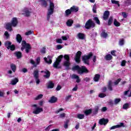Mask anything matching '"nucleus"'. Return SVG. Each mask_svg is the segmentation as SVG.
I'll use <instances>...</instances> for the list:
<instances>
[{"instance_id":"nucleus-35","label":"nucleus","mask_w":131,"mask_h":131,"mask_svg":"<svg viewBox=\"0 0 131 131\" xmlns=\"http://www.w3.org/2000/svg\"><path fill=\"white\" fill-rule=\"evenodd\" d=\"M54 85H55V84H54V83L50 81L49 82L48 88V89H53V88H54Z\"/></svg>"},{"instance_id":"nucleus-53","label":"nucleus","mask_w":131,"mask_h":131,"mask_svg":"<svg viewBox=\"0 0 131 131\" xmlns=\"http://www.w3.org/2000/svg\"><path fill=\"white\" fill-rule=\"evenodd\" d=\"M94 110V113H95V114H97V113H98V111H99V107L96 106Z\"/></svg>"},{"instance_id":"nucleus-22","label":"nucleus","mask_w":131,"mask_h":131,"mask_svg":"<svg viewBox=\"0 0 131 131\" xmlns=\"http://www.w3.org/2000/svg\"><path fill=\"white\" fill-rule=\"evenodd\" d=\"M66 24L69 27H71V26H72V25L73 24V20L71 19L68 20Z\"/></svg>"},{"instance_id":"nucleus-20","label":"nucleus","mask_w":131,"mask_h":131,"mask_svg":"<svg viewBox=\"0 0 131 131\" xmlns=\"http://www.w3.org/2000/svg\"><path fill=\"white\" fill-rule=\"evenodd\" d=\"M18 82L19 79H18V78H15L11 80L10 84H12V85H15V84H17V82Z\"/></svg>"},{"instance_id":"nucleus-55","label":"nucleus","mask_w":131,"mask_h":131,"mask_svg":"<svg viewBox=\"0 0 131 131\" xmlns=\"http://www.w3.org/2000/svg\"><path fill=\"white\" fill-rule=\"evenodd\" d=\"M121 80V79H120V78L118 79V80L114 82L115 85H117V84H118V83H119V82H120Z\"/></svg>"},{"instance_id":"nucleus-51","label":"nucleus","mask_w":131,"mask_h":131,"mask_svg":"<svg viewBox=\"0 0 131 131\" xmlns=\"http://www.w3.org/2000/svg\"><path fill=\"white\" fill-rule=\"evenodd\" d=\"M79 78V76L77 75L73 74L72 75V78L73 79H76Z\"/></svg>"},{"instance_id":"nucleus-38","label":"nucleus","mask_w":131,"mask_h":131,"mask_svg":"<svg viewBox=\"0 0 131 131\" xmlns=\"http://www.w3.org/2000/svg\"><path fill=\"white\" fill-rule=\"evenodd\" d=\"M77 118L79 119H83L84 118V115L78 114L77 116Z\"/></svg>"},{"instance_id":"nucleus-61","label":"nucleus","mask_w":131,"mask_h":131,"mask_svg":"<svg viewBox=\"0 0 131 131\" xmlns=\"http://www.w3.org/2000/svg\"><path fill=\"white\" fill-rule=\"evenodd\" d=\"M62 89V86L60 85H58L57 88H56V91H60Z\"/></svg>"},{"instance_id":"nucleus-15","label":"nucleus","mask_w":131,"mask_h":131,"mask_svg":"<svg viewBox=\"0 0 131 131\" xmlns=\"http://www.w3.org/2000/svg\"><path fill=\"white\" fill-rule=\"evenodd\" d=\"M109 16H110V12L109 11H105L102 16L103 20H108V18H109Z\"/></svg>"},{"instance_id":"nucleus-33","label":"nucleus","mask_w":131,"mask_h":131,"mask_svg":"<svg viewBox=\"0 0 131 131\" xmlns=\"http://www.w3.org/2000/svg\"><path fill=\"white\" fill-rule=\"evenodd\" d=\"M10 67H11V69H12V71L13 72H15L16 68V65L12 63V64H10Z\"/></svg>"},{"instance_id":"nucleus-56","label":"nucleus","mask_w":131,"mask_h":131,"mask_svg":"<svg viewBox=\"0 0 131 131\" xmlns=\"http://www.w3.org/2000/svg\"><path fill=\"white\" fill-rule=\"evenodd\" d=\"M56 42L57 43H62V42H63V41H62V39L58 38L56 40Z\"/></svg>"},{"instance_id":"nucleus-9","label":"nucleus","mask_w":131,"mask_h":131,"mask_svg":"<svg viewBox=\"0 0 131 131\" xmlns=\"http://www.w3.org/2000/svg\"><path fill=\"white\" fill-rule=\"evenodd\" d=\"M39 71L37 70H34L33 73L34 78H35V80L36 81V83L37 84H39V82H40V80H39V74L38 73Z\"/></svg>"},{"instance_id":"nucleus-62","label":"nucleus","mask_w":131,"mask_h":131,"mask_svg":"<svg viewBox=\"0 0 131 131\" xmlns=\"http://www.w3.org/2000/svg\"><path fill=\"white\" fill-rule=\"evenodd\" d=\"M108 105H110V106H113V105H114V103H113L112 100H111L108 102Z\"/></svg>"},{"instance_id":"nucleus-37","label":"nucleus","mask_w":131,"mask_h":131,"mask_svg":"<svg viewBox=\"0 0 131 131\" xmlns=\"http://www.w3.org/2000/svg\"><path fill=\"white\" fill-rule=\"evenodd\" d=\"M4 36L5 37V38H6V39H8V38H10V34H9V32L5 31L4 33Z\"/></svg>"},{"instance_id":"nucleus-13","label":"nucleus","mask_w":131,"mask_h":131,"mask_svg":"<svg viewBox=\"0 0 131 131\" xmlns=\"http://www.w3.org/2000/svg\"><path fill=\"white\" fill-rule=\"evenodd\" d=\"M108 122H109V120H108V119L105 118L101 119L99 121V123L101 125H105V124H107Z\"/></svg>"},{"instance_id":"nucleus-27","label":"nucleus","mask_w":131,"mask_h":131,"mask_svg":"<svg viewBox=\"0 0 131 131\" xmlns=\"http://www.w3.org/2000/svg\"><path fill=\"white\" fill-rule=\"evenodd\" d=\"M104 59L106 60V61H110V60L112 59V55L111 54H107L104 57Z\"/></svg>"},{"instance_id":"nucleus-6","label":"nucleus","mask_w":131,"mask_h":131,"mask_svg":"<svg viewBox=\"0 0 131 131\" xmlns=\"http://www.w3.org/2000/svg\"><path fill=\"white\" fill-rule=\"evenodd\" d=\"M93 57V53L90 52L88 55H84L82 57V60L84 63V64H87L89 65V60Z\"/></svg>"},{"instance_id":"nucleus-2","label":"nucleus","mask_w":131,"mask_h":131,"mask_svg":"<svg viewBox=\"0 0 131 131\" xmlns=\"http://www.w3.org/2000/svg\"><path fill=\"white\" fill-rule=\"evenodd\" d=\"M72 70H77L79 74H83V73H89V70L84 66L80 67L78 66H76L73 67Z\"/></svg>"},{"instance_id":"nucleus-60","label":"nucleus","mask_w":131,"mask_h":131,"mask_svg":"<svg viewBox=\"0 0 131 131\" xmlns=\"http://www.w3.org/2000/svg\"><path fill=\"white\" fill-rule=\"evenodd\" d=\"M102 112H105L107 111V107H103L101 109Z\"/></svg>"},{"instance_id":"nucleus-32","label":"nucleus","mask_w":131,"mask_h":131,"mask_svg":"<svg viewBox=\"0 0 131 131\" xmlns=\"http://www.w3.org/2000/svg\"><path fill=\"white\" fill-rule=\"evenodd\" d=\"M92 109H89L88 110L85 111L84 112V114L85 115H86V116H88V115H90V114H91V113H92Z\"/></svg>"},{"instance_id":"nucleus-57","label":"nucleus","mask_w":131,"mask_h":131,"mask_svg":"<svg viewBox=\"0 0 131 131\" xmlns=\"http://www.w3.org/2000/svg\"><path fill=\"white\" fill-rule=\"evenodd\" d=\"M119 45L120 46H123L124 45V40L123 39L120 40Z\"/></svg>"},{"instance_id":"nucleus-3","label":"nucleus","mask_w":131,"mask_h":131,"mask_svg":"<svg viewBox=\"0 0 131 131\" xmlns=\"http://www.w3.org/2000/svg\"><path fill=\"white\" fill-rule=\"evenodd\" d=\"M54 9H55V5L54 4V3L50 1L49 8L47 13V20H50L51 15H53V13H54Z\"/></svg>"},{"instance_id":"nucleus-42","label":"nucleus","mask_w":131,"mask_h":131,"mask_svg":"<svg viewBox=\"0 0 131 131\" xmlns=\"http://www.w3.org/2000/svg\"><path fill=\"white\" fill-rule=\"evenodd\" d=\"M114 24L115 26H116L117 27H118V26H120V23L117 21L116 19H115L114 21Z\"/></svg>"},{"instance_id":"nucleus-21","label":"nucleus","mask_w":131,"mask_h":131,"mask_svg":"<svg viewBox=\"0 0 131 131\" xmlns=\"http://www.w3.org/2000/svg\"><path fill=\"white\" fill-rule=\"evenodd\" d=\"M77 36L79 38V39H84L85 36L84 35V34L81 33H79Z\"/></svg>"},{"instance_id":"nucleus-18","label":"nucleus","mask_w":131,"mask_h":131,"mask_svg":"<svg viewBox=\"0 0 131 131\" xmlns=\"http://www.w3.org/2000/svg\"><path fill=\"white\" fill-rule=\"evenodd\" d=\"M57 100L58 98H57V97L55 96H52L49 100V103H51L52 104H53L54 103H56Z\"/></svg>"},{"instance_id":"nucleus-14","label":"nucleus","mask_w":131,"mask_h":131,"mask_svg":"<svg viewBox=\"0 0 131 131\" xmlns=\"http://www.w3.org/2000/svg\"><path fill=\"white\" fill-rule=\"evenodd\" d=\"M120 127H124V124L123 123L121 122L119 125L113 126L110 128V129H115V128H119Z\"/></svg>"},{"instance_id":"nucleus-7","label":"nucleus","mask_w":131,"mask_h":131,"mask_svg":"<svg viewBox=\"0 0 131 131\" xmlns=\"http://www.w3.org/2000/svg\"><path fill=\"white\" fill-rule=\"evenodd\" d=\"M62 59H63V55H60L58 56V59L56 60V61L53 63V67L54 68H56V69H60L61 67L59 66V64L61 61H62Z\"/></svg>"},{"instance_id":"nucleus-23","label":"nucleus","mask_w":131,"mask_h":131,"mask_svg":"<svg viewBox=\"0 0 131 131\" xmlns=\"http://www.w3.org/2000/svg\"><path fill=\"white\" fill-rule=\"evenodd\" d=\"M12 45V42L9 41H7L5 42V46L7 47V49L8 50H10V47H11V45Z\"/></svg>"},{"instance_id":"nucleus-29","label":"nucleus","mask_w":131,"mask_h":131,"mask_svg":"<svg viewBox=\"0 0 131 131\" xmlns=\"http://www.w3.org/2000/svg\"><path fill=\"white\" fill-rule=\"evenodd\" d=\"M101 36L103 37V38H106L108 36V34L105 31H103L101 34Z\"/></svg>"},{"instance_id":"nucleus-47","label":"nucleus","mask_w":131,"mask_h":131,"mask_svg":"<svg viewBox=\"0 0 131 131\" xmlns=\"http://www.w3.org/2000/svg\"><path fill=\"white\" fill-rule=\"evenodd\" d=\"M68 123H69V120H67L66 122L64 123L63 125V127H64V128H68Z\"/></svg>"},{"instance_id":"nucleus-19","label":"nucleus","mask_w":131,"mask_h":131,"mask_svg":"<svg viewBox=\"0 0 131 131\" xmlns=\"http://www.w3.org/2000/svg\"><path fill=\"white\" fill-rule=\"evenodd\" d=\"M16 41L18 42V43H21V41H22V36L19 34L16 35Z\"/></svg>"},{"instance_id":"nucleus-12","label":"nucleus","mask_w":131,"mask_h":131,"mask_svg":"<svg viewBox=\"0 0 131 131\" xmlns=\"http://www.w3.org/2000/svg\"><path fill=\"white\" fill-rule=\"evenodd\" d=\"M80 57H81V52L80 51H78L75 57V60L76 63H79V62H80Z\"/></svg>"},{"instance_id":"nucleus-49","label":"nucleus","mask_w":131,"mask_h":131,"mask_svg":"<svg viewBox=\"0 0 131 131\" xmlns=\"http://www.w3.org/2000/svg\"><path fill=\"white\" fill-rule=\"evenodd\" d=\"M15 45H11L10 46V50L11 51H15Z\"/></svg>"},{"instance_id":"nucleus-50","label":"nucleus","mask_w":131,"mask_h":131,"mask_svg":"<svg viewBox=\"0 0 131 131\" xmlns=\"http://www.w3.org/2000/svg\"><path fill=\"white\" fill-rule=\"evenodd\" d=\"M32 33H33V31H29L26 32L25 35L27 36H28V35H30L32 34Z\"/></svg>"},{"instance_id":"nucleus-52","label":"nucleus","mask_w":131,"mask_h":131,"mask_svg":"<svg viewBox=\"0 0 131 131\" xmlns=\"http://www.w3.org/2000/svg\"><path fill=\"white\" fill-rule=\"evenodd\" d=\"M68 37H69L68 36H62L61 38L62 40H67V39H68Z\"/></svg>"},{"instance_id":"nucleus-63","label":"nucleus","mask_w":131,"mask_h":131,"mask_svg":"<svg viewBox=\"0 0 131 131\" xmlns=\"http://www.w3.org/2000/svg\"><path fill=\"white\" fill-rule=\"evenodd\" d=\"M62 48H63V47L62 46H61V45H58L57 46V50H61V49H62Z\"/></svg>"},{"instance_id":"nucleus-31","label":"nucleus","mask_w":131,"mask_h":131,"mask_svg":"<svg viewBox=\"0 0 131 131\" xmlns=\"http://www.w3.org/2000/svg\"><path fill=\"white\" fill-rule=\"evenodd\" d=\"M15 54L18 59H20L22 57V53L20 52H15Z\"/></svg>"},{"instance_id":"nucleus-11","label":"nucleus","mask_w":131,"mask_h":131,"mask_svg":"<svg viewBox=\"0 0 131 131\" xmlns=\"http://www.w3.org/2000/svg\"><path fill=\"white\" fill-rule=\"evenodd\" d=\"M30 62L32 65H33V67H37V65L40 63V57H37L36 59V62L33 59H30Z\"/></svg>"},{"instance_id":"nucleus-8","label":"nucleus","mask_w":131,"mask_h":131,"mask_svg":"<svg viewBox=\"0 0 131 131\" xmlns=\"http://www.w3.org/2000/svg\"><path fill=\"white\" fill-rule=\"evenodd\" d=\"M95 24L92 19L88 20L85 25V28L86 29H90L91 28H93L95 27Z\"/></svg>"},{"instance_id":"nucleus-45","label":"nucleus","mask_w":131,"mask_h":131,"mask_svg":"<svg viewBox=\"0 0 131 131\" xmlns=\"http://www.w3.org/2000/svg\"><path fill=\"white\" fill-rule=\"evenodd\" d=\"M111 2L113 4H115V5H118V7H120V4H119V2L116 1L115 0H112Z\"/></svg>"},{"instance_id":"nucleus-54","label":"nucleus","mask_w":131,"mask_h":131,"mask_svg":"<svg viewBox=\"0 0 131 131\" xmlns=\"http://www.w3.org/2000/svg\"><path fill=\"white\" fill-rule=\"evenodd\" d=\"M125 64H126V61L123 60L121 63V66L124 67L125 66Z\"/></svg>"},{"instance_id":"nucleus-44","label":"nucleus","mask_w":131,"mask_h":131,"mask_svg":"<svg viewBox=\"0 0 131 131\" xmlns=\"http://www.w3.org/2000/svg\"><path fill=\"white\" fill-rule=\"evenodd\" d=\"M94 21H95L96 23L97 24H98V25H100V20H99V18L98 17H95L94 18Z\"/></svg>"},{"instance_id":"nucleus-24","label":"nucleus","mask_w":131,"mask_h":131,"mask_svg":"<svg viewBox=\"0 0 131 131\" xmlns=\"http://www.w3.org/2000/svg\"><path fill=\"white\" fill-rule=\"evenodd\" d=\"M45 73L46 75L43 76L45 78H50V76H51V73L48 70L45 71Z\"/></svg>"},{"instance_id":"nucleus-59","label":"nucleus","mask_w":131,"mask_h":131,"mask_svg":"<svg viewBox=\"0 0 131 131\" xmlns=\"http://www.w3.org/2000/svg\"><path fill=\"white\" fill-rule=\"evenodd\" d=\"M70 98H71V95H69L66 97V101H69L70 99Z\"/></svg>"},{"instance_id":"nucleus-34","label":"nucleus","mask_w":131,"mask_h":131,"mask_svg":"<svg viewBox=\"0 0 131 131\" xmlns=\"http://www.w3.org/2000/svg\"><path fill=\"white\" fill-rule=\"evenodd\" d=\"M108 89L110 90V91L113 90V89H112V81H109V82H108Z\"/></svg>"},{"instance_id":"nucleus-39","label":"nucleus","mask_w":131,"mask_h":131,"mask_svg":"<svg viewBox=\"0 0 131 131\" xmlns=\"http://www.w3.org/2000/svg\"><path fill=\"white\" fill-rule=\"evenodd\" d=\"M42 97H43V95L42 94H40L36 96L34 100H40V99L42 98Z\"/></svg>"},{"instance_id":"nucleus-48","label":"nucleus","mask_w":131,"mask_h":131,"mask_svg":"<svg viewBox=\"0 0 131 131\" xmlns=\"http://www.w3.org/2000/svg\"><path fill=\"white\" fill-rule=\"evenodd\" d=\"M98 97L99 98H105V97H106V94H104V93H100L99 94V95H98Z\"/></svg>"},{"instance_id":"nucleus-26","label":"nucleus","mask_w":131,"mask_h":131,"mask_svg":"<svg viewBox=\"0 0 131 131\" xmlns=\"http://www.w3.org/2000/svg\"><path fill=\"white\" fill-rule=\"evenodd\" d=\"M124 96H128L131 97V90L126 91L124 92Z\"/></svg>"},{"instance_id":"nucleus-64","label":"nucleus","mask_w":131,"mask_h":131,"mask_svg":"<svg viewBox=\"0 0 131 131\" xmlns=\"http://www.w3.org/2000/svg\"><path fill=\"white\" fill-rule=\"evenodd\" d=\"M122 15L123 18H126V17H127V15H126V13L125 12H122Z\"/></svg>"},{"instance_id":"nucleus-1","label":"nucleus","mask_w":131,"mask_h":131,"mask_svg":"<svg viewBox=\"0 0 131 131\" xmlns=\"http://www.w3.org/2000/svg\"><path fill=\"white\" fill-rule=\"evenodd\" d=\"M17 24H18V20L17 19V18H13L11 20V23H8L6 24L5 28L7 30H9L10 32L12 31L13 29H12V27H16V26H17Z\"/></svg>"},{"instance_id":"nucleus-16","label":"nucleus","mask_w":131,"mask_h":131,"mask_svg":"<svg viewBox=\"0 0 131 131\" xmlns=\"http://www.w3.org/2000/svg\"><path fill=\"white\" fill-rule=\"evenodd\" d=\"M52 59H53V56H51L50 55L48 56L47 58V57L44 58V60L45 62L47 63V64H52Z\"/></svg>"},{"instance_id":"nucleus-46","label":"nucleus","mask_w":131,"mask_h":131,"mask_svg":"<svg viewBox=\"0 0 131 131\" xmlns=\"http://www.w3.org/2000/svg\"><path fill=\"white\" fill-rule=\"evenodd\" d=\"M93 13H97V6H96V4H94L93 7Z\"/></svg>"},{"instance_id":"nucleus-28","label":"nucleus","mask_w":131,"mask_h":131,"mask_svg":"<svg viewBox=\"0 0 131 131\" xmlns=\"http://www.w3.org/2000/svg\"><path fill=\"white\" fill-rule=\"evenodd\" d=\"M72 12V11H71V8H70V9H68V10H66L65 14H64L65 16L68 17V16L69 15H70V14H71Z\"/></svg>"},{"instance_id":"nucleus-30","label":"nucleus","mask_w":131,"mask_h":131,"mask_svg":"<svg viewBox=\"0 0 131 131\" xmlns=\"http://www.w3.org/2000/svg\"><path fill=\"white\" fill-rule=\"evenodd\" d=\"M100 76L99 74H96L94 77V81L97 82L99 81V79H100Z\"/></svg>"},{"instance_id":"nucleus-40","label":"nucleus","mask_w":131,"mask_h":131,"mask_svg":"<svg viewBox=\"0 0 131 131\" xmlns=\"http://www.w3.org/2000/svg\"><path fill=\"white\" fill-rule=\"evenodd\" d=\"M129 108V105L128 103H125L123 105V109L124 110H126Z\"/></svg>"},{"instance_id":"nucleus-25","label":"nucleus","mask_w":131,"mask_h":131,"mask_svg":"<svg viewBox=\"0 0 131 131\" xmlns=\"http://www.w3.org/2000/svg\"><path fill=\"white\" fill-rule=\"evenodd\" d=\"M78 7L76 6H73L71 8V12H74V13L78 12Z\"/></svg>"},{"instance_id":"nucleus-10","label":"nucleus","mask_w":131,"mask_h":131,"mask_svg":"<svg viewBox=\"0 0 131 131\" xmlns=\"http://www.w3.org/2000/svg\"><path fill=\"white\" fill-rule=\"evenodd\" d=\"M32 107H35L36 109L33 112V114H39L40 112L43 111V109L41 107H37V105L34 104Z\"/></svg>"},{"instance_id":"nucleus-4","label":"nucleus","mask_w":131,"mask_h":131,"mask_svg":"<svg viewBox=\"0 0 131 131\" xmlns=\"http://www.w3.org/2000/svg\"><path fill=\"white\" fill-rule=\"evenodd\" d=\"M21 51H24V50H25L26 53H27V54H28V53H29V51H30V49H31L30 45L26 43V41L23 40L21 42Z\"/></svg>"},{"instance_id":"nucleus-58","label":"nucleus","mask_w":131,"mask_h":131,"mask_svg":"<svg viewBox=\"0 0 131 131\" xmlns=\"http://www.w3.org/2000/svg\"><path fill=\"white\" fill-rule=\"evenodd\" d=\"M61 111H64V109L60 108L59 109H58V110H57L55 112V113H60V112H61Z\"/></svg>"},{"instance_id":"nucleus-17","label":"nucleus","mask_w":131,"mask_h":131,"mask_svg":"<svg viewBox=\"0 0 131 131\" xmlns=\"http://www.w3.org/2000/svg\"><path fill=\"white\" fill-rule=\"evenodd\" d=\"M22 14L25 15L26 17H29L30 16V11L27 8H25L23 10Z\"/></svg>"},{"instance_id":"nucleus-41","label":"nucleus","mask_w":131,"mask_h":131,"mask_svg":"<svg viewBox=\"0 0 131 131\" xmlns=\"http://www.w3.org/2000/svg\"><path fill=\"white\" fill-rule=\"evenodd\" d=\"M40 2H41V4L42 5V6L44 7H47L48 3H47V2H46L45 0H40Z\"/></svg>"},{"instance_id":"nucleus-36","label":"nucleus","mask_w":131,"mask_h":131,"mask_svg":"<svg viewBox=\"0 0 131 131\" xmlns=\"http://www.w3.org/2000/svg\"><path fill=\"white\" fill-rule=\"evenodd\" d=\"M112 22H113V16H111L108 20V25L110 26L112 24Z\"/></svg>"},{"instance_id":"nucleus-5","label":"nucleus","mask_w":131,"mask_h":131,"mask_svg":"<svg viewBox=\"0 0 131 131\" xmlns=\"http://www.w3.org/2000/svg\"><path fill=\"white\" fill-rule=\"evenodd\" d=\"M63 58L65 59V61L63 62V66L66 67L67 70H68L69 66H70V58L68 55H64Z\"/></svg>"},{"instance_id":"nucleus-43","label":"nucleus","mask_w":131,"mask_h":131,"mask_svg":"<svg viewBox=\"0 0 131 131\" xmlns=\"http://www.w3.org/2000/svg\"><path fill=\"white\" fill-rule=\"evenodd\" d=\"M120 101H121V99H120V98H116L114 100L115 105H117V104H118V103H119V102H120Z\"/></svg>"}]
</instances>
